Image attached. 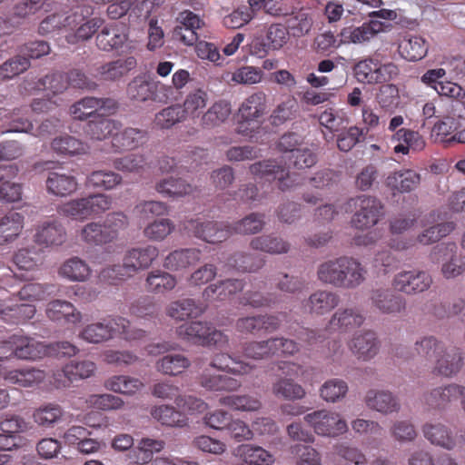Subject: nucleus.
Returning <instances> with one entry per match:
<instances>
[{"instance_id":"obj_1","label":"nucleus","mask_w":465,"mask_h":465,"mask_svg":"<svg viewBox=\"0 0 465 465\" xmlns=\"http://www.w3.org/2000/svg\"><path fill=\"white\" fill-rule=\"evenodd\" d=\"M158 256L159 250L153 245L131 248L126 251L123 264H114L103 269L100 277L109 283H114V281L124 280L141 270L148 269Z\"/></svg>"},{"instance_id":"obj_2","label":"nucleus","mask_w":465,"mask_h":465,"mask_svg":"<svg viewBox=\"0 0 465 465\" xmlns=\"http://www.w3.org/2000/svg\"><path fill=\"white\" fill-rule=\"evenodd\" d=\"M81 338L90 343H100L114 337L125 341L141 340L145 331L141 329H131L128 320L124 317H107L102 322L86 325L80 334Z\"/></svg>"},{"instance_id":"obj_3","label":"nucleus","mask_w":465,"mask_h":465,"mask_svg":"<svg viewBox=\"0 0 465 465\" xmlns=\"http://www.w3.org/2000/svg\"><path fill=\"white\" fill-rule=\"evenodd\" d=\"M93 14L91 5L81 4L75 6L64 18L66 30L70 31L65 35L68 44L75 45L89 40L102 27L104 20L99 17L88 19Z\"/></svg>"},{"instance_id":"obj_4","label":"nucleus","mask_w":465,"mask_h":465,"mask_svg":"<svg viewBox=\"0 0 465 465\" xmlns=\"http://www.w3.org/2000/svg\"><path fill=\"white\" fill-rule=\"evenodd\" d=\"M268 98L263 91H256L247 96L238 108L237 133L252 136L260 128L262 119L267 113Z\"/></svg>"},{"instance_id":"obj_5","label":"nucleus","mask_w":465,"mask_h":465,"mask_svg":"<svg viewBox=\"0 0 465 465\" xmlns=\"http://www.w3.org/2000/svg\"><path fill=\"white\" fill-rule=\"evenodd\" d=\"M176 333L183 340L202 345H214L220 349L229 343L228 337L207 322H185L176 329Z\"/></svg>"},{"instance_id":"obj_6","label":"nucleus","mask_w":465,"mask_h":465,"mask_svg":"<svg viewBox=\"0 0 465 465\" xmlns=\"http://www.w3.org/2000/svg\"><path fill=\"white\" fill-rule=\"evenodd\" d=\"M250 172L255 178L266 181L277 180L279 189L283 192L305 184L304 178L299 174H291L286 167L276 160L254 163L250 166Z\"/></svg>"},{"instance_id":"obj_7","label":"nucleus","mask_w":465,"mask_h":465,"mask_svg":"<svg viewBox=\"0 0 465 465\" xmlns=\"http://www.w3.org/2000/svg\"><path fill=\"white\" fill-rule=\"evenodd\" d=\"M111 205L112 199L109 196L101 193L91 194L62 204L59 213L77 220H84L104 213Z\"/></svg>"},{"instance_id":"obj_8","label":"nucleus","mask_w":465,"mask_h":465,"mask_svg":"<svg viewBox=\"0 0 465 465\" xmlns=\"http://www.w3.org/2000/svg\"><path fill=\"white\" fill-rule=\"evenodd\" d=\"M349 205L354 207L351 224L359 230H366L376 225L384 214V205L374 196L360 195L351 198Z\"/></svg>"},{"instance_id":"obj_9","label":"nucleus","mask_w":465,"mask_h":465,"mask_svg":"<svg viewBox=\"0 0 465 465\" xmlns=\"http://www.w3.org/2000/svg\"><path fill=\"white\" fill-rule=\"evenodd\" d=\"M128 97L136 102L153 101L167 103L172 87L162 84L159 81H151L144 75L134 77L126 88Z\"/></svg>"},{"instance_id":"obj_10","label":"nucleus","mask_w":465,"mask_h":465,"mask_svg":"<svg viewBox=\"0 0 465 465\" xmlns=\"http://www.w3.org/2000/svg\"><path fill=\"white\" fill-rule=\"evenodd\" d=\"M183 227L196 238L211 244L223 242L232 234L231 224L201 218L185 221Z\"/></svg>"},{"instance_id":"obj_11","label":"nucleus","mask_w":465,"mask_h":465,"mask_svg":"<svg viewBox=\"0 0 465 465\" xmlns=\"http://www.w3.org/2000/svg\"><path fill=\"white\" fill-rule=\"evenodd\" d=\"M304 420L321 436L335 438L348 430L346 421L339 413L327 410L308 413L304 416Z\"/></svg>"},{"instance_id":"obj_12","label":"nucleus","mask_w":465,"mask_h":465,"mask_svg":"<svg viewBox=\"0 0 465 465\" xmlns=\"http://www.w3.org/2000/svg\"><path fill=\"white\" fill-rule=\"evenodd\" d=\"M369 301L371 308L381 314L396 316L405 312L406 299L396 290L378 287L371 290Z\"/></svg>"},{"instance_id":"obj_13","label":"nucleus","mask_w":465,"mask_h":465,"mask_svg":"<svg viewBox=\"0 0 465 465\" xmlns=\"http://www.w3.org/2000/svg\"><path fill=\"white\" fill-rule=\"evenodd\" d=\"M424 437L432 444L447 450L465 447V431L453 435L452 431L441 423H426L422 427Z\"/></svg>"},{"instance_id":"obj_14","label":"nucleus","mask_w":465,"mask_h":465,"mask_svg":"<svg viewBox=\"0 0 465 465\" xmlns=\"http://www.w3.org/2000/svg\"><path fill=\"white\" fill-rule=\"evenodd\" d=\"M432 284L430 274L425 271H401L392 279L393 288L407 295H413L427 291Z\"/></svg>"},{"instance_id":"obj_15","label":"nucleus","mask_w":465,"mask_h":465,"mask_svg":"<svg viewBox=\"0 0 465 465\" xmlns=\"http://www.w3.org/2000/svg\"><path fill=\"white\" fill-rule=\"evenodd\" d=\"M51 163L46 162L45 168L47 171L45 189L49 194L57 197H66L74 193L78 187L76 178L64 171V168H50Z\"/></svg>"},{"instance_id":"obj_16","label":"nucleus","mask_w":465,"mask_h":465,"mask_svg":"<svg viewBox=\"0 0 465 465\" xmlns=\"http://www.w3.org/2000/svg\"><path fill=\"white\" fill-rule=\"evenodd\" d=\"M11 342L13 343L14 358L24 361H36L48 356V344L33 337L13 334Z\"/></svg>"},{"instance_id":"obj_17","label":"nucleus","mask_w":465,"mask_h":465,"mask_svg":"<svg viewBox=\"0 0 465 465\" xmlns=\"http://www.w3.org/2000/svg\"><path fill=\"white\" fill-rule=\"evenodd\" d=\"M281 326V320L273 314H257L239 318L235 323L237 331L244 334L271 333Z\"/></svg>"},{"instance_id":"obj_18","label":"nucleus","mask_w":465,"mask_h":465,"mask_svg":"<svg viewBox=\"0 0 465 465\" xmlns=\"http://www.w3.org/2000/svg\"><path fill=\"white\" fill-rule=\"evenodd\" d=\"M455 242H444L434 248V253L445 261L441 263V274L447 279H455L465 272V260L457 255Z\"/></svg>"},{"instance_id":"obj_19","label":"nucleus","mask_w":465,"mask_h":465,"mask_svg":"<svg viewBox=\"0 0 465 465\" xmlns=\"http://www.w3.org/2000/svg\"><path fill=\"white\" fill-rule=\"evenodd\" d=\"M444 352V344L433 336H426L415 342L414 351L407 352L405 347H398L395 355L405 360L412 359L415 354L426 362L434 363L437 357Z\"/></svg>"},{"instance_id":"obj_20","label":"nucleus","mask_w":465,"mask_h":465,"mask_svg":"<svg viewBox=\"0 0 465 465\" xmlns=\"http://www.w3.org/2000/svg\"><path fill=\"white\" fill-rule=\"evenodd\" d=\"M95 370V363L91 361H72L54 373V382L57 388L68 387L74 381L91 377Z\"/></svg>"},{"instance_id":"obj_21","label":"nucleus","mask_w":465,"mask_h":465,"mask_svg":"<svg viewBox=\"0 0 465 465\" xmlns=\"http://www.w3.org/2000/svg\"><path fill=\"white\" fill-rule=\"evenodd\" d=\"M349 348L359 360L369 361L379 352L380 341L373 331H363L353 335Z\"/></svg>"},{"instance_id":"obj_22","label":"nucleus","mask_w":465,"mask_h":465,"mask_svg":"<svg viewBox=\"0 0 465 465\" xmlns=\"http://www.w3.org/2000/svg\"><path fill=\"white\" fill-rule=\"evenodd\" d=\"M66 241V231L55 219L47 220L38 225L35 242L44 247H57Z\"/></svg>"},{"instance_id":"obj_23","label":"nucleus","mask_w":465,"mask_h":465,"mask_svg":"<svg viewBox=\"0 0 465 465\" xmlns=\"http://www.w3.org/2000/svg\"><path fill=\"white\" fill-rule=\"evenodd\" d=\"M464 393V386L450 383L433 389L430 393L424 395V401L431 408L446 409L452 402H456Z\"/></svg>"},{"instance_id":"obj_24","label":"nucleus","mask_w":465,"mask_h":465,"mask_svg":"<svg viewBox=\"0 0 465 465\" xmlns=\"http://www.w3.org/2000/svg\"><path fill=\"white\" fill-rule=\"evenodd\" d=\"M117 103L111 98L84 97L71 106L70 112L74 119L85 120L95 116V113L101 109L114 110Z\"/></svg>"},{"instance_id":"obj_25","label":"nucleus","mask_w":465,"mask_h":465,"mask_svg":"<svg viewBox=\"0 0 465 465\" xmlns=\"http://www.w3.org/2000/svg\"><path fill=\"white\" fill-rule=\"evenodd\" d=\"M201 257L202 251L198 248L177 249L165 256L163 266L171 272H180L197 264Z\"/></svg>"},{"instance_id":"obj_26","label":"nucleus","mask_w":465,"mask_h":465,"mask_svg":"<svg viewBox=\"0 0 465 465\" xmlns=\"http://www.w3.org/2000/svg\"><path fill=\"white\" fill-rule=\"evenodd\" d=\"M368 271L361 262L349 256H343L340 288L353 290L361 286L365 281Z\"/></svg>"},{"instance_id":"obj_27","label":"nucleus","mask_w":465,"mask_h":465,"mask_svg":"<svg viewBox=\"0 0 465 465\" xmlns=\"http://www.w3.org/2000/svg\"><path fill=\"white\" fill-rule=\"evenodd\" d=\"M339 295L328 290H317L304 302L303 307L312 315L322 316L329 313L339 305Z\"/></svg>"},{"instance_id":"obj_28","label":"nucleus","mask_w":465,"mask_h":465,"mask_svg":"<svg viewBox=\"0 0 465 465\" xmlns=\"http://www.w3.org/2000/svg\"><path fill=\"white\" fill-rule=\"evenodd\" d=\"M384 26V23L371 19L368 22H364L361 26L344 27L341 32V42L344 44H361L383 31Z\"/></svg>"},{"instance_id":"obj_29","label":"nucleus","mask_w":465,"mask_h":465,"mask_svg":"<svg viewBox=\"0 0 465 465\" xmlns=\"http://www.w3.org/2000/svg\"><path fill=\"white\" fill-rule=\"evenodd\" d=\"M137 66L134 56L119 58L99 65L95 69V76L104 81H117L127 75Z\"/></svg>"},{"instance_id":"obj_30","label":"nucleus","mask_w":465,"mask_h":465,"mask_svg":"<svg viewBox=\"0 0 465 465\" xmlns=\"http://www.w3.org/2000/svg\"><path fill=\"white\" fill-rule=\"evenodd\" d=\"M148 139V133L143 129L128 127L122 131H115L112 139L114 152L134 150L144 144Z\"/></svg>"},{"instance_id":"obj_31","label":"nucleus","mask_w":465,"mask_h":465,"mask_svg":"<svg viewBox=\"0 0 465 465\" xmlns=\"http://www.w3.org/2000/svg\"><path fill=\"white\" fill-rule=\"evenodd\" d=\"M127 40L124 28L117 23L107 24L96 35L97 47L104 52H111L123 46Z\"/></svg>"},{"instance_id":"obj_32","label":"nucleus","mask_w":465,"mask_h":465,"mask_svg":"<svg viewBox=\"0 0 465 465\" xmlns=\"http://www.w3.org/2000/svg\"><path fill=\"white\" fill-rule=\"evenodd\" d=\"M365 403L371 410L382 414L398 412L401 408L398 399L389 391H368L365 396Z\"/></svg>"},{"instance_id":"obj_33","label":"nucleus","mask_w":465,"mask_h":465,"mask_svg":"<svg viewBox=\"0 0 465 465\" xmlns=\"http://www.w3.org/2000/svg\"><path fill=\"white\" fill-rule=\"evenodd\" d=\"M433 364V373L444 377H451L457 374L463 365L461 351L458 348L447 350L444 347V352L440 357H437Z\"/></svg>"},{"instance_id":"obj_34","label":"nucleus","mask_w":465,"mask_h":465,"mask_svg":"<svg viewBox=\"0 0 465 465\" xmlns=\"http://www.w3.org/2000/svg\"><path fill=\"white\" fill-rule=\"evenodd\" d=\"M364 320V316L357 309L341 308L332 314L329 321L328 328L332 331L346 332L360 327Z\"/></svg>"},{"instance_id":"obj_35","label":"nucleus","mask_w":465,"mask_h":465,"mask_svg":"<svg viewBox=\"0 0 465 465\" xmlns=\"http://www.w3.org/2000/svg\"><path fill=\"white\" fill-rule=\"evenodd\" d=\"M206 311V306L192 298L172 302L166 307V314L176 321L197 318Z\"/></svg>"},{"instance_id":"obj_36","label":"nucleus","mask_w":465,"mask_h":465,"mask_svg":"<svg viewBox=\"0 0 465 465\" xmlns=\"http://www.w3.org/2000/svg\"><path fill=\"white\" fill-rule=\"evenodd\" d=\"M420 183V175L417 172L405 169L390 173L386 180V186L395 193H410L416 189Z\"/></svg>"},{"instance_id":"obj_37","label":"nucleus","mask_w":465,"mask_h":465,"mask_svg":"<svg viewBox=\"0 0 465 465\" xmlns=\"http://www.w3.org/2000/svg\"><path fill=\"white\" fill-rule=\"evenodd\" d=\"M233 454L242 461L241 465H272L274 462L271 452L253 444H242L234 450Z\"/></svg>"},{"instance_id":"obj_38","label":"nucleus","mask_w":465,"mask_h":465,"mask_svg":"<svg viewBox=\"0 0 465 465\" xmlns=\"http://www.w3.org/2000/svg\"><path fill=\"white\" fill-rule=\"evenodd\" d=\"M243 288L244 282L242 280L227 279L207 286L203 292V298L206 302L225 301Z\"/></svg>"},{"instance_id":"obj_39","label":"nucleus","mask_w":465,"mask_h":465,"mask_svg":"<svg viewBox=\"0 0 465 465\" xmlns=\"http://www.w3.org/2000/svg\"><path fill=\"white\" fill-rule=\"evenodd\" d=\"M202 387L211 391H235L242 383L238 380L223 375L213 373L212 369H205L199 377Z\"/></svg>"},{"instance_id":"obj_40","label":"nucleus","mask_w":465,"mask_h":465,"mask_svg":"<svg viewBox=\"0 0 465 465\" xmlns=\"http://www.w3.org/2000/svg\"><path fill=\"white\" fill-rule=\"evenodd\" d=\"M17 168L13 165L0 166V201L15 203L22 199V186L19 183H10L9 179L15 177Z\"/></svg>"},{"instance_id":"obj_41","label":"nucleus","mask_w":465,"mask_h":465,"mask_svg":"<svg viewBox=\"0 0 465 465\" xmlns=\"http://www.w3.org/2000/svg\"><path fill=\"white\" fill-rule=\"evenodd\" d=\"M46 378L45 371L36 368H25L8 371L5 379L23 388H34L39 386Z\"/></svg>"},{"instance_id":"obj_42","label":"nucleus","mask_w":465,"mask_h":465,"mask_svg":"<svg viewBox=\"0 0 465 465\" xmlns=\"http://www.w3.org/2000/svg\"><path fill=\"white\" fill-rule=\"evenodd\" d=\"M155 191L163 197L178 199L190 195L193 193L194 187L182 178L170 176L155 183Z\"/></svg>"},{"instance_id":"obj_43","label":"nucleus","mask_w":465,"mask_h":465,"mask_svg":"<svg viewBox=\"0 0 465 465\" xmlns=\"http://www.w3.org/2000/svg\"><path fill=\"white\" fill-rule=\"evenodd\" d=\"M426 40L418 35H407L399 43L398 51L401 56L408 61H419L428 53Z\"/></svg>"},{"instance_id":"obj_44","label":"nucleus","mask_w":465,"mask_h":465,"mask_svg":"<svg viewBox=\"0 0 465 465\" xmlns=\"http://www.w3.org/2000/svg\"><path fill=\"white\" fill-rule=\"evenodd\" d=\"M299 104L296 98L289 94L285 96L272 111L269 121L272 126L278 127L296 118Z\"/></svg>"},{"instance_id":"obj_45","label":"nucleus","mask_w":465,"mask_h":465,"mask_svg":"<svg viewBox=\"0 0 465 465\" xmlns=\"http://www.w3.org/2000/svg\"><path fill=\"white\" fill-rule=\"evenodd\" d=\"M46 315L52 321H64L68 323H77L81 321V313L73 303L63 301L54 300L47 304Z\"/></svg>"},{"instance_id":"obj_46","label":"nucleus","mask_w":465,"mask_h":465,"mask_svg":"<svg viewBox=\"0 0 465 465\" xmlns=\"http://www.w3.org/2000/svg\"><path fill=\"white\" fill-rule=\"evenodd\" d=\"M252 249L270 254H284L290 251L291 244L273 233L262 234L252 239Z\"/></svg>"},{"instance_id":"obj_47","label":"nucleus","mask_w":465,"mask_h":465,"mask_svg":"<svg viewBox=\"0 0 465 465\" xmlns=\"http://www.w3.org/2000/svg\"><path fill=\"white\" fill-rule=\"evenodd\" d=\"M92 270L87 262L79 257L64 261L58 269L59 276L70 281L83 282L89 279Z\"/></svg>"},{"instance_id":"obj_48","label":"nucleus","mask_w":465,"mask_h":465,"mask_svg":"<svg viewBox=\"0 0 465 465\" xmlns=\"http://www.w3.org/2000/svg\"><path fill=\"white\" fill-rule=\"evenodd\" d=\"M24 227V216L19 213L10 212L0 219V245L15 241Z\"/></svg>"},{"instance_id":"obj_49","label":"nucleus","mask_w":465,"mask_h":465,"mask_svg":"<svg viewBox=\"0 0 465 465\" xmlns=\"http://www.w3.org/2000/svg\"><path fill=\"white\" fill-rule=\"evenodd\" d=\"M51 147L56 153L65 156L83 155L89 150L86 143L68 134L54 138Z\"/></svg>"},{"instance_id":"obj_50","label":"nucleus","mask_w":465,"mask_h":465,"mask_svg":"<svg viewBox=\"0 0 465 465\" xmlns=\"http://www.w3.org/2000/svg\"><path fill=\"white\" fill-rule=\"evenodd\" d=\"M119 129H121L119 122L98 115L88 122L85 133L91 139L102 141L109 136L113 137L115 131Z\"/></svg>"},{"instance_id":"obj_51","label":"nucleus","mask_w":465,"mask_h":465,"mask_svg":"<svg viewBox=\"0 0 465 465\" xmlns=\"http://www.w3.org/2000/svg\"><path fill=\"white\" fill-rule=\"evenodd\" d=\"M209 369H217L235 375H246L252 371L254 366L242 361H237L227 353H221L213 357Z\"/></svg>"},{"instance_id":"obj_52","label":"nucleus","mask_w":465,"mask_h":465,"mask_svg":"<svg viewBox=\"0 0 465 465\" xmlns=\"http://www.w3.org/2000/svg\"><path fill=\"white\" fill-rule=\"evenodd\" d=\"M145 282L149 292L155 294H164L175 288L177 280L170 272L157 269L147 274Z\"/></svg>"},{"instance_id":"obj_53","label":"nucleus","mask_w":465,"mask_h":465,"mask_svg":"<svg viewBox=\"0 0 465 465\" xmlns=\"http://www.w3.org/2000/svg\"><path fill=\"white\" fill-rule=\"evenodd\" d=\"M104 387L115 393L133 396L144 387L143 382L134 377L115 375L104 381Z\"/></svg>"},{"instance_id":"obj_54","label":"nucleus","mask_w":465,"mask_h":465,"mask_svg":"<svg viewBox=\"0 0 465 465\" xmlns=\"http://www.w3.org/2000/svg\"><path fill=\"white\" fill-rule=\"evenodd\" d=\"M343 256L330 259L322 262L317 270L320 282L336 288H340Z\"/></svg>"},{"instance_id":"obj_55","label":"nucleus","mask_w":465,"mask_h":465,"mask_svg":"<svg viewBox=\"0 0 465 465\" xmlns=\"http://www.w3.org/2000/svg\"><path fill=\"white\" fill-rule=\"evenodd\" d=\"M232 113L231 104L225 100L215 102L201 117V125L211 128L220 125Z\"/></svg>"},{"instance_id":"obj_56","label":"nucleus","mask_w":465,"mask_h":465,"mask_svg":"<svg viewBox=\"0 0 465 465\" xmlns=\"http://www.w3.org/2000/svg\"><path fill=\"white\" fill-rule=\"evenodd\" d=\"M191 365L190 360L183 354H167L156 362L158 371L171 376H176L183 372Z\"/></svg>"},{"instance_id":"obj_57","label":"nucleus","mask_w":465,"mask_h":465,"mask_svg":"<svg viewBox=\"0 0 465 465\" xmlns=\"http://www.w3.org/2000/svg\"><path fill=\"white\" fill-rule=\"evenodd\" d=\"M151 415L161 424L171 427H183L187 424L186 417L170 405L155 406L151 411Z\"/></svg>"},{"instance_id":"obj_58","label":"nucleus","mask_w":465,"mask_h":465,"mask_svg":"<svg viewBox=\"0 0 465 465\" xmlns=\"http://www.w3.org/2000/svg\"><path fill=\"white\" fill-rule=\"evenodd\" d=\"M208 94L202 89L190 92L183 102L182 110L184 117L198 118L208 103Z\"/></svg>"},{"instance_id":"obj_59","label":"nucleus","mask_w":465,"mask_h":465,"mask_svg":"<svg viewBox=\"0 0 465 465\" xmlns=\"http://www.w3.org/2000/svg\"><path fill=\"white\" fill-rule=\"evenodd\" d=\"M64 411L60 405L47 403L37 408L33 413L34 421L44 428L54 427L61 420Z\"/></svg>"},{"instance_id":"obj_60","label":"nucleus","mask_w":465,"mask_h":465,"mask_svg":"<svg viewBox=\"0 0 465 465\" xmlns=\"http://www.w3.org/2000/svg\"><path fill=\"white\" fill-rule=\"evenodd\" d=\"M428 312L438 319L459 315L460 321H464L465 301L462 299H457L451 303L435 302L430 305Z\"/></svg>"},{"instance_id":"obj_61","label":"nucleus","mask_w":465,"mask_h":465,"mask_svg":"<svg viewBox=\"0 0 465 465\" xmlns=\"http://www.w3.org/2000/svg\"><path fill=\"white\" fill-rule=\"evenodd\" d=\"M272 390L276 397L290 401L301 400L306 394L305 390L292 378H280L272 384Z\"/></svg>"},{"instance_id":"obj_62","label":"nucleus","mask_w":465,"mask_h":465,"mask_svg":"<svg viewBox=\"0 0 465 465\" xmlns=\"http://www.w3.org/2000/svg\"><path fill=\"white\" fill-rule=\"evenodd\" d=\"M81 236L86 243L91 245H104L114 242L104 223H87L82 229Z\"/></svg>"},{"instance_id":"obj_63","label":"nucleus","mask_w":465,"mask_h":465,"mask_svg":"<svg viewBox=\"0 0 465 465\" xmlns=\"http://www.w3.org/2000/svg\"><path fill=\"white\" fill-rule=\"evenodd\" d=\"M219 401L222 405L241 411H256L262 407L259 399L247 394L224 396Z\"/></svg>"},{"instance_id":"obj_64","label":"nucleus","mask_w":465,"mask_h":465,"mask_svg":"<svg viewBox=\"0 0 465 465\" xmlns=\"http://www.w3.org/2000/svg\"><path fill=\"white\" fill-rule=\"evenodd\" d=\"M122 183V176L113 171H94L87 177V184L91 187L112 190Z\"/></svg>"}]
</instances>
